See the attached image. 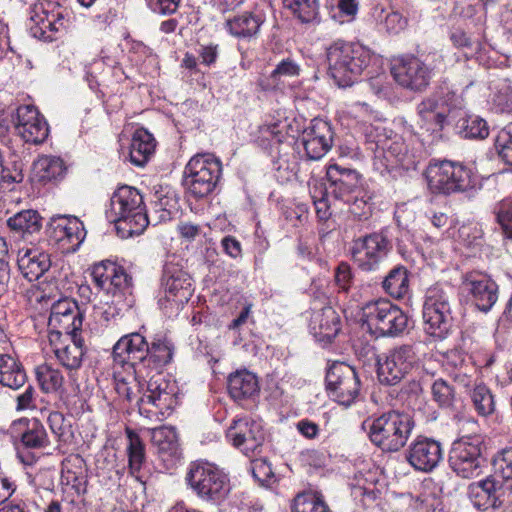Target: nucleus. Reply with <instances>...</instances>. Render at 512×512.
<instances>
[{
    "instance_id": "nucleus-34",
    "label": "nucleus",
    "mask_w": 512,
    "mask_h": 512,
    "mask_svg": "<svg viewBox=\"0 0 512 512\" xmlns=\"http://www.w3.org/2000/svg\"><path fill=\"white\" fill-rule=\"evenodd\" d=\"M156 142L146 129H137L130 144V160L136 166H144L153 155Z\"/></svg>"
},
{
    "instance_id": "nucleus-20",
    "label": "nucleus",
    "mask_w": 512,
    "mask_h": 512,
    "mask_svg": "<svg viewBox=\"0 0 512 512\" xmlns=\"http://www.w3.org/2000/svg\"><path fill=\"white\" fill-rule=\"evenodd\" d=\"M15 128L26 143L35 145L43 143L49 134L45 118L31 105H23L17 109Z\"/></svg>"
},
{
    "instance_id": "nucleus-44",
    "label": "nucleus",
    "mask_w": 512,
    "mask_h": 512,
    "mask_svg": "<svg viewBox=\"0 0 512 512\" xmlns=\"http://www.w3.org/2000/svg\"><path fill=\"white\" fill-rule=\"evenodd\" d=\"M495 475L503 483H506V489L512 493V447L504 448L493 458Z\"/></svg>"
},
{
    "instance_id": "nucleus-2",
    "label": "nucleus",
    "mask_w": 512,
    "mask_h": 512,
    "mask_svg": "<svg viewBox=\"0 0 512 512\" xmlns=\"http://www.w3.org/2000/svg\"><path fill=\"white\" fill-rule=\"evenodd\" d=\"M107 218L115 223L122 238L141 234L149 224L143 196L136 188L127 185L118 187L113 193Z\"/></svg>"
},
{
    "instance_id": "nucleus-33",
    "label": "nucleus",
    "mask_w": 512,
    "mask_h": 512,
    "mask_svg": "<svg viewBox=\"0 0 512 512\" xmlns=\"http://www.w3.org/2000/svg\"><path fill=\"white\" fill-rule=\"evenodd\" d=\"M228 391L234 400L252 398L259 392L257 377L246 370L236 371L228 378Z\"/></svg>"
},
{
    "instance_id": "nucleus-41",
    "label": "nucleus",
    "mask_w": 512,
    "mask_h": 512,
    "mask_svg": "<svg viewBox=\"0 0 512 512\" xmlns=\"http://www.w3.org/2000/svg\"><path fill=\"white\" fill-rule=\"evenodd\" d=\"M33 169L40 181H51L63 175L65 166L59 157L42 156L34 162Z\"/></svg>"
},
{
    "instance_id": "nucleus-32",
    "label": "nucleus",
    "mask_w": 512,
    "mask_h": 512,
    "mask_svg": "<svg viewBox=\"0 0 512 512\" xmlns=\"http://www.w3.org/2000/svg\"><path fill=\"white\" fill-rule=\"evenodd\" d=\"M310 325L314 334L322 341H332L340 331L339 317L330 306L315 312L311 318Z\"/></svg>"
},
{
    "instance_id": "nucleus-39",
    "label": "nucleus",
    "mask_w": 512,
    "mask_h": 512,
    "mask_svg": "<svg viewBox=\"0 0 512 512\" xmlns=\"http://www.w3.org/2000/svg\"><path fill=\"white\" fill-rule=\"evenodd\" d=\"M35 374L38 384L44 393L61 395L65 392V378L60 369L45 363L36 368Z\"/></svg>"
},
{
    "instance_id": "nucleus-3",
    "label": "nucleus",
    "mask_w": 512,
    "mask_h": 512,
    "mask_svg": "<svg viewBox=\"0 0 512 512\" xmlns=\"http://www.w3.org/2000/svg\"><path fill=\"white\" fill-rule=\"evenodd\" d=\"M414 425L409 414L396 410L371 417L363 423V427L368 428L370 441L384 452L400 451L410 438Z\"/></svg>"
},
{
    "instance_id": "nucleus-7",
    "label": "nucleus",
    "mask_w": 512,
    "mask_h": 512,
    "mask_svg": "<svg viewBox=\"0 0 512 512\" xmlns=\"http://www.w3.org/2000/svg\"><path fill=\"white\" fill-rule=\"evenodd\" d=\"M424 329L427 334L444 339L451 328V296L440 286L430 287L423 305Z\"/></svg>"
},
{
    "instance_id": "nucleus-23",
    "label": "nucleus",
    "mask_w": 512,
    "mask_h": 512,
    "mask_svg": "<svg viewBox=\"0 0 512 512\" xmlns=\"http://www.w3.org/2000/svg\"><path fill=\"white\" fill-rule=\"evenodd\" d=\"M301 144L309 160L321 159L332 146V131L330 125L314 119L301 136Z\"/></svg>"
},
{
    "instance_id": "nucleus-47",
    "label": "nucleus",
    "mask_w": 512,
    "mask_h": 512,
    "mask_svg": "<svg viewBox=\"0 0 512 512\" xmlns=\"http://www.w3.org/2000/svg\"><path fill=\"white\" fill-rule=\"evenodd\" d=\"M47 421L51 432L58 441L67 443L71 440L73 436L71 425L66 422L62 413L57 411L50 412Z\"/></svg>"
},
{
    "instance_id": "nucleus-10",
    "label": "nucleus",
    "mask_w": 512,
    "mask_h": 512,
    "mask_svg": "<svg viewBox=\"0 0 512 512\" xmlns=\"http://www.w3.org/2000/svg\"><path fill=\"white\" fill-rule=\"evenodd\" d=\"M162 288L164 295L159 299V305L166 312L180 310L193 294L190 276L174 264L165 265Z\"/></svg>"
},
{
    "instance_id": "nucleus-21",
    "label": "nucleus",
    "mask_w": 512,
    "mask_h": 512,
    "mask_svg": "<svg viewBox=\"0 0 512 512\" xmlns=\"http://www.w3.org/2000/svg\"><path fill=\"white\" fill-rule=\"evenodd\" d=\"M227 438L243 453H255L263 444L265 436L260 424L247 419L234 420L228 428Z\"/></svg>"
},
{
    "instance_id": "nucleus-6",
    "label": "nucleus",
    "mask_w": 512,
    "mask_h": 512,
    "mask_svg": "<svg viewBox=\"0 0 512 512\" xmlns=\"http://www.w3.org/2000/svg\"><path fill=\"white\" fill-rule=\"evenodd\" d=\"M222 173L221 161L211 153L193 156L185 166V185L196 198H203L215 189Z\"/></svg>"
},
{
    "instance_id": "nucleus-38",
    "label": "nucleus",
    "mask_w": 512,
    "mask_h": 512,
    "mask_svg": "<svg viewBox=\"0 0 512 512\" xmlns=\"http://www.w3.org/2000/svg\"><path fill=\"white\" fill-rule=\"evenodd\" d=\"M382 288L389 296L402 299L410 291L409 273L404 266H396L385 276Z\"/></svg>"
},
{
    "instance_id": "nucleus-53",
    "label": "nucleus",
    "mask_w": 512,
    "mask_h": 512,
    "mask_svg": "<svg viewBox=\"0 0 512 512\" xmlns=\"http://www.w3.org/2000/svg\"><path fill=\"white\" fill-rule=\"evenodd\" d=\"M8 245L4 238L0 237V296L6 291L10 278Z\"/></svg>"
},
{
    "instance_id": "nucleus-42",
    "label": "nucleus",
    "mask_w": 512,
    "mask_h": 512,
    "mask_svg": "<svg viewBox=\"0 0 512 512\" xmlns=\"http://www.w3.org/2000/svg\"><path fill=\"white\" fill-rule=\"evenodd\" d=\"M292 512H331V510L320 494L306 492L295 497Z\"/></svg>"
},
{
    "instance_id": "nucleus-31",
    "label": "nucleus",
    "mask_w": 512,
    "mask_h": 512,
    "mask_svg": "<svg viewBox=\"0 0 512 512\" xmlns=\"http://www.w3.org/2000/svg\"><path fill=\"white\" fill-rule=\"evenodd\" d=\"M264 19L260 14L244 12L228 18L225 28L233 37L238 39H251L258 35Z\"/></svg>"
},
{
    "instance_id": "nucleus-51",
    "label": "nucleus",
    "mask_w": 512,
    "mask_h": 512,
    "mask_svg": "<svg viewBox=\"0 0 512 512\" xmlns=\"http://www.w3.org/2000/svg\"><path fill=\"white\" fill-rule=\"evenodd\" d=\"M495 210L497 221L505 235L512 239V196L501 200Z\"/></svg>"
},
{
    "instance_id": "nucleus-16",
    "label": "nucleus",
    "mask_w": 512,
    "mask_h": 512,
    "mask_svg": "<svg viewBox=\"0 0 512 512\" xmlns=\"http://www.w3.org/2000/svg\"><path fill=\"white\" fill-rule=\"evenodd\" d=\"M391 74L403 88L421 92L430 84L433 70L417 57H402L394 60Z\"/></svg>"
},
{
    "instance_id": "nucleus-50",
    "label": "nucleus",
    "mask_w": 512,
    "mask_h": 512,
    "mask_svg": "<svg viewBox=\"0 0 512 512\" xmlns=\"http://www.w3.org/2000/svg\"><path fill=\"white\" fill-rule=\"evenodd\" d=\"M116 264L111 261L101 262L93 266L91 277L99 289L109 291L112 274L115 273Z\"/></svg>"
},
{
    "instance_id": "nucleus-27",
    "label": "nucleus",
    "mask_w": 512,
    "mask_h": 512,
    "mask_svg": "<svg viewBox=\"0 0 512 512\" xmlns=\"http://www.w3.org/2000/svg\"><path fill=\"white\" fill-rule=\"evenodd\" d=\"M19 270L29 281L39 279L51 266L50 255L41 248L23 247L18 251Z\"/></svg>"
},
{
    "instance_id": "nucleus-56",
    "label": "nucleus",
    "mask_w": 512,
    "mask_h": 512,
    "mask_svg": "<svg viewBox=\"0 0 512 512\" xmlns=\"http://www.w3.org/2000/svg\"><path fill=\"white\" fill-rule=\"evenodd\" d=\"M349 211L358 220L367 219L371 214V204L365 199L364 196H352Z\"/></svg>"
},
{
    "instance_id": "nucleus-9",
    "label": "nucleus",
    "mask_w": 512,
    "mask_h": 512,
    "mask_svg": "<svg viewBox=\"0 0 512 512\" xmlns=\"http://www.w3.org/2000/svg\"><path fill=\"white\" fill-rule=\"evenodd\" d=\"M425 176L430 190L437 193L451 194L470 186V170L457 162H431Z\"/></svg>"
},
{
    "instance_id": "nucleus-46",
    "label": "nucleus",
    "mask_w": 512,
    "mask_h": 512,
    "mask_svg": "<svg viewBox=\"0 0 512 512\" xmlns=\"http://www.w3.org/2000/svg\"><path fill=\"white\" fill-rule=\"evenodd\" d=\"M471 399L479 415L488 416L495 411L494 397L485 385H476L472 391Z\"/></svg>"
},
{
    "instance_id": "nucleus-43",
    "label": "nucleus",
    "mask_w": 512,
    "mask_h": 512,
    "mask_svg": "<svg viewBox=\"0 0 512 512\" xmlns=\"http://www.w3.org/2000/svg\"><path fill=\"white\" fill-rule=\"evenodd\" d=\"M282 3L303 23L312 22L317 18L319 9L317 0H282Z\"/></svg>"
},
{
    "instance_id": "nucleus-37",
    "label": "nucleus",
    "mask_w": 512,
    "mask_h": 512,
    "mask_svg": "<svg viewBox=\"0 0 512 512\" xmlns=\"http://www.w3.org/2000/svg\"><path fill=\"white\" fill-rule=\"evenodd\" d=\"M26 379L24 369L13 356L0 354V384L18 389L25 384Z\"/></svg>"
},
{
    "instance_id": "nucleus-11",
    "label": "nucleus",
    "mask_w": 512,
    "mask_h": 512,
    "mask_svg": "<svg viewBox=\"0 0 512 512\" xmlns=\"http://www.w3.org/2000/svg\"><path fill=\"white\" fill-rule=\"evenodd\" d=\"M415 363L416 353L412 345L396 346L378 357V379L383 384L396 385L410 373Z\"/></svg>"
},
{
    "instance_id": "nucleus-61",
    "label": "nucleus",
    "mask_w": 512,
    "mask_h": 512,
    "mask_svg": "<svg viewBox=\"0 0 512 512\" xmlns=\"http://www.w3.org/2000/svg\"><path fill=\"white\" fill-rule=\"evenodd\" d=\"M201 63L207 66L214 64L218 57V45L210 44L201 46L199 51Z\"/></svg>"
},
{
    "instance_id": "nucleus-49",
    "label": "nucleus",
    "mask_w": 512,
    "mask_h": 512,
    "mask_svg": "<svg viewBox=\"0 0 512 512\" xmlns=\"http://www.w3.org/2000/svg\"><path fill=\"white\" fill-rule=\"evenodd\" d=\"M494 145L501 159L512 165V123L498 132Z\"/></svg>"
},
{
    "instance_id": "nucleus-62",
    "label": "nucleus",
    "mask_w": 512,
    "mask_h": 512,
    "mask_svg": "<svg viewBox=\"0 0 512 512\" xmlns=\"http://www.w3.org/2000/svg\"><path fill=\"white\" fill-rule=\"evenodd\" d=\"M416 502L418 503V512H432L440 505L438 498L425 494H421L417 498Z\"/></svg>"
},
{
    "instance_id": "nucleus-5",
    "label": "nucleus",
    "mask_w": 512,
    "mask_h": 512,
    "mask_svg": "<svg viewBox=\"0 0 512 512\" xmlns=\"http://www.w3.org/2000/svg\"><path fill=\"white\" fill-rule=\"evenodd\" d=\"M362 319L375 333L387 337L402 335L409 323L408 315L384 298L366 303L362 308Z\"/></svg>"
},
{
    "instance_id": "nucleus-24",
    "label": "nucleus",
    "mask_w": 512,
    "mask_h": 512,
    "mask_svg": "<svg viewBox=\"0 0 512 512\" xmlns=\"http://www.w3.org/2000/svg\"><path fill=\"white\" fill-rule=\"evenodd\" d=\"M49 342L60 364L68 370H76L81 366L84 347L83 340L77 335L50 333Z\"/></svg>"
},
{
    "instance_id": "nucleus-36",
    "label": "nucleus",
    "mask_w": 512,
    "mask_h": 512,
    "mask_svg": "<svg viewBox=\"0 0 512 512\" xmlns=\"http://www.w3.org/2000/svg\"><path fill=\"white\" fill-rule=\"evenodd\" d=\"M7 225L13 232L25 238L41 230L42 218L35 210H22L11 216Z\"/></svg>"
},
{
    "instance_id": "nucleus-35",
    "label": "nucleus",
    "mask_w": 512,
    "mask_h": 512,
    "mask_svg": "<svg viewBox=\"0 0 512 512\" xmlns=\"http://www.w3.org/2000/svg\"><path fill=\"white\" fill-rule=\"evenodd\" d=\"M126 455L128 458L129 474L137 480H140L139 473L146 462L145 444L139 434L130 428H126Z\"/></svg>"
},
{
    "instance_id": "nucleus-55",
    "label": "nucleus",
    "mask_w": 512,
    "mask_h": 512,
    "mask_svg": "<svg viewBox=\"0 0 512 512\" xmlns=\"http://www.w3.org/2000/svg\"><path fill=\"white\" fill-rule=\"evenodd\" d=\"M472 370L473 368L469 365L461 363L459 367L455 366L450 370L449 375L460 387L468 389L473 382V375L471 374Z\"/></svg>"
},
{
    "instance_id": "nucleus-52",
    "label": "nucleus",
    "mask_w": 512,
    "mask_h": 512,
    "mask_svg": "<svg viewBox=\"0 0 512 512\" xmlns=\"http://www.w3.org/2000/svg\"><path fill=\"white\" fill-rule=\"evenodd\" d=\"M433 399L442 407H449L454 401V389L442 378L432 385Z\"/></svg>"
},
{
    "instance_id": "nucleus-15",
    "label": "nucleus",
    "mask_w": 512,
    "mask_h": 512,
    "mask_svg": "<svg viewBox=\"0 0 512 512\" xmlns=\"http://www.w3.org/2000/svg\"><path fill=\"white\" fill-rule=\"evenodd\" d=\"M390 242L382 233H372L353 241V261L363 271L375 270L390 250Z\"/></svg>"
},
{
    "instance_id": "nucleus-54",
    "label": "nucleus",
    "mask_w": 512,
    "mask_h": 512,
    "mask_svg": "<svg viewBox=\"0 0 512 512\" xmlns=\"http://www.w3.org/2000/svg\"><path fill=\"white\" fill-rule=\"evenodd\" d=\"M37 391L32 385H28L25 390L16 396V410H33L37 408Z\"/></svg>"
},
{
    "instance_id": "nucleus-4",
    "label": "nucleus",
    "mask_w": 512,
    "mask_h": 512,
    "mask_svg": "<svg viewBox=\"0 0 512 512\" xmlns=\"http://www.w3.org/2000/svg\"><path fill=\"white\" fill-rule=\"evenodd\" d=\"M328 72L338 86H350L371 62L372 53L360 44L335 42L328 47Z\"/></svg>"
},
{
    "instance_id": "nucleus-19",
    "label": "nucleus",
    "mask_w": 512,
    "mask_h": 512,
    "mask_svg": "<svg viewBox=\"0 0 512 512\" xmlns=\"http://www.w3.org/2000/svg\"><path fill=\"white\" fill-rule=\"evenodd\" d=\"M82 326V315L77 304L67 298L59 299L51 306L48 319L50 333L64 335H76Z\"/></svg>"
},
{
    "instance_id": "nucleus-30",
    "label": "nucleus",
    "mask_w": 512,
    "mask_h": 512,
    "mask_svg": "<svg viewBox=\"0 0 512 512\" xmlns=\"http://www.w3.org/2000/svg\"><path fill=\"white\" fill-rule=\"evenodd\" d=\"M12 429L21 432V443L26 448L44 449L50 445V440L44 425L36 418H22L13 422Z\"/></svg>"
},
{
    "instance_id": "nucleus-1",
    "label": "nucleus",
    "mask_w": 512,
    "mask_h": 512,
    "mask_svg": "<svg viewBox=\"0 0 512 512\" xmlns=\"http://www.w3.org/2000/svg\"><path fill=\"white\" fill-rule=\"evenodd\" d=\"M149 343L140 333L122 336L113 347L114 360L119 363L132 361L135 380L141 396L138 400L139 412L146 418L162 421L178 404L177 386L167 380L162 373L151 375L145 381V360L149 353Z\"/></svg>"
},
{
    "instance_id": "nucleus-57",
    "label": "nucleus",
    "mask_w": 512,
    "mask_h": 512,
    "mask_svg": "<svg viewBox=\"0 0 512 512\" xmlns=\"http://www.w3.org/2000/svg\"><path fill=\"white\" fill-rule=\"evenodd\" d=\"M146 2L153 12L167 15L177 11L180 0H146Z\"/></svg>"
},
{
    "instance_id": "nucleus-18",
    "label": "nucleus",
    "mask_w": 512,
    "mask_h": 512,
    "mask_svg": "<svg viewBox=\"0 0 512 512\" xmlns=\"http://www.w3.org/2000/svg\"><path fill=\"white\" fill-rule=\"evenodd\" d=\"M443 456L442 444L428 437H417L405 452L407 462L416 471L425 473L433 471L443 460Z\"/></svg>"
},
{
    "instance_id": "nucleus-45",
    "label": "nucleus",
    "mask_w": 512,
    "mask_h": 512,
    "mask_svg": "<svg viewBox=\"0 0 512 512\" xmlns=\"http://www.w3.org/2000/svg\"><path fill=\"white\" fill-rule=\"evenodd\" d=\"M458 128L464 138L484 139L489 135L487 122L478 116L460 119Z\"/></svg>"
},
{
    "instance_id": "nucleus-12",
    "label": "nucleus",
    "mask_w": 512,
    "mask_h": 512,
    "mask_svg": "<svg viewBox=\"0 0 512 512\" xmlns=\"http://www.w3.org/2000/svg\"><path fill=\"white\" fill-rule=\"evenodd\" d=\"M383 130L379 126L366 128L368 149L374 153L375 160L385 169L389 170L404 165L407 158V146L400 137H387Z\"/></svg>"
},
{
    "instance_id": "nucleus-26",
    "label": "nucleus",
    "mask_w": 512,
    "mask_h": 512,
    "mask_svg": "<svg viewBox=\"0 0 512 512\" xmlns=\"http://www.w3.org/2000/svg\"><path fill=\"white\" fill-rule=\"evenodd\" d=\"M451 113L446 101L437 97H428L417 105L419 123L430 132L441 131L449 123Z\"/></svg>"
},
{
    "instance_id": "nucleus-58",
    "label": "nucleus",
    "mask_w": 512,
    "mask_h": 512,
    "mask_svg": "<svg viewBox=\"0 0 512 512\" xmlns=\"http://www.w3.org/2000/svg\"><path fill=\"white\" fill-rule=\"evenodd\" d=\"M131 285L132 278L126 273L123 267L116 265L115 273L112 274L109 284V291L111 290V287L119 290H125L130 288Z\"/></svg>"
},
{
    "instance_id": "nucleus-8",
    "label": "nucleus",
    "mask_w": 512,
    "mask_h": 512,
    "mask_svg": "<svg viewBox=\"0 0 512 512\" xmlns=\"http://www.w3.org/2000/svg\"><path fill=\"white\" fill-rule=\"evenodd\" d=\"M186 480L190 488L199 497L206 500H220L229 491L225 474L209 462L191 463Z\"/></svg>"
},
{
    "instance_id": "nucleus-25",
    "label": "nucleus",
    "mask_w": 512,
    "mask_h": 512,
    "mask_svg": "<svg viewBox=\"0 0 512 512\" xmlns=\"http://www.w3.org/2000/svg\"><path fill=\"white\" fill-rule=\"evenodd\" d=\"M463 285L480 311L488 312L498 299V286L487 275L468 274Z\"/></svg>"
},
{
    "instance_id": "nucleus-28",
    "label": "nucleus",
    "mask_w": 512,
    "mask_h": 512,
    "mask_svg": "<svg viewBox=\"0 0 512 512\" xmlns=\"http://www.w3.org/2000/svg\"><path fill=\"white\" fill-rule=\"evenodd\" d=\"M151 443L157 449L159 458L167 468L174 467L181 459V449L175 429L155 428L151 431Z\"/></svg>"
},
{
    "instance_id": "nucleus-40",
    "label": "nucleus",
    "mask_w": 512,
    "mask_h": 512,
    "mask_svg": "<svg viewBox=\"0 0 512 512\" xmlns=\"http://www.w3.org/2000/svg\"><path fill=\"white\" fill-rule=\"evenodd\" d=\"M506 483H503L498 476L493 475L475 483L473 490H477L476 496L486 497V501L483 504L475 503L478 507L487 508L490 505H495L496 501L504 495V488Z\"/></svg>"
},
{
    "instance_id": "nucleus-48",
    "label": "nucleus",
    "mask_w": 512,
    "mask_h": 512,
    "mask_svg": "<svg viewBox=\"0 0 512 512\" xmlns=\"http://www.w3.org/2000/svg\"><path fill=\"white\" fill-rule=\"evenodd\" d=\"M301 66L290 57L282 59L270 74L271 86H276L283 78H293L300 75Z\"/></svg>"
},
{
    "instance_id": "nucleus-22",
    "label": "nucleus",
    "mask_w": 512,
    "mask_h": 512,
    "mask_svg": "<svg viewBox=\"0 0 512 512\" xmlns=\"http://www.w3.org/2000/svg\"><path fill=\"white\" fill-rule=\"evenodd\" d=\"M327 180V192L346 203L350 202L352 194L361 192L360 175L355 170L337 164L330 165L327 169Z\"/></svg>"
},
{
    "instance_id": "nucleus-14",
    "label": "nucleus",
    "mask_w": 512,
    "mask_h": 512,
    "mask_svg": "<svg viewBox=\"0 0 512 512\" xmlns=\"http://www.w3.org/2000/svg\"><path fill=\"white\" fill-rule=\"evenodd\" d=\"M326 386L339 404L349 406L359 394L360 380L351 366L335 363L327 371Z\"/></svg>"
},
{
    "instance_id": "nucleus-29",
    "label": "nucleus",
    "mask_w": 512,
    "mask_h": 512,
    "mask_svg": "<svg viewBox=\"0 0 512 512\" xmlns=\"http://www.w3.org/2000/svg\"><path fill=\"white\" fill-rule=\"evenodd\" d=\"M149 353L145 360V381L151 375L161 373L160 370L169 364L174 355V344L167 337H157L149 344Z\"/></svg>"
},
{
    "instance_id": "nucleus-17",
    "label": "nucleus",
    "mask_w": 512,
    "mask_h": 512,
    "mask_svg": "<svg viewBox=\"0 0 512 512\" xmlns=\"http://www.w3.org/2000/svg\"><path fill=\"white\" fill-rule=\"evenodd\" d=\"M47 232L65 253L75 252L86 236L83 223L74 216L52 218Z\"/></svg>"
},
{
    "instance_id": "nucleus-59",
    "label": "nucleus",
    "mask_w": 512,
    "mask_h": 512,
    "mask_svg": "<svg viewBox=\"0 0 512 512\" xmlns=\"http://www.w3.org/2000/svg\"><path fill=\"white\" fill-rule=\"evenodd\" d=\"M335 283L344 292H347L352 283V274L349 265L341 263L335 272Z\"/></svg>"
},
{
    "instance_id": "nucleus-13",
    "label": "nucleus",
    "mask_w": 512,
    "mask_h": 512,
    "mask_svg": "<svg viewBox=\"0 0 512 512\" xmlns=\"http://www.w3.org/2000/svg\"><path fill=\"white\" fill-rule=\"evenodd\" d=\"M481 440L479 437H462L452 444L449 453L451 469L464 479L476 477L481 468Z\"/></svg>"
},
{
    "instance_id": "nucleus-60",
    "label": "nucleus",
    "mask_w": 512,
    "mask_h": 512,
    "mask_svg": "<svg viewBox=\"0 0 512 512\" xmlns=\"http://www.w3.org/2000/svg\"><path fill=\"white\" fill-rule=\"evenodd\" d=\"M406 19L396 11L388 13L384 19V26L388 32L398 33L406 26Z\"/></svg>"
},
{
    "instance_id": "nucleus-63",
    "label": "nucleus",
    "mask_w": 512,
    "mask_h": 512,
    "mask_svg": "<svg viewBox=\"0 0 512 512\" xmlns=\"http://www.w3.org/2000/svg\"><path fill=\"white\" fill-rule=\"evenodd\" d=\"M298 431L306 438L313 439L318 435L319 427L316 423L304 419L297 424Z\"/></svg>"
},
{
    "instance_id": "nucleus-64",
    "label": "nucleus",
    "mask_w": 512,
    "mask_h": 512,
    "mask_svg": "<svg viewBox=\"0 0 512 512\" xmlns=\"http://www.w3.org/2000/svg\"><path fill=\"white\" fill-rule=\"evenodd\" d=\"M222 247L232 258H237L241 254L240 242L232 236H226L222 239Z\"/></svg>"
}]
</instances>
